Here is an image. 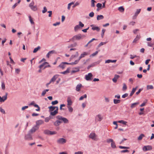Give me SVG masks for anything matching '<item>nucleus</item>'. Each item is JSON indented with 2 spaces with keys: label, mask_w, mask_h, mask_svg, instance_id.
Returning a JSON list of instances; mask_svg holds the SVG:
<instances>
[{
  "label": "nucleus",
  "mask_w": 154,
  "mask_h": 154,
  "mask_svg": "<svg viewBox=\"0 0 154 154\" xmlns=\"http://www.w3.org/2000/svg\"><path fill=\"white\" fill-rule=\"evenodd\" d=\"M36 126L33 127L29 131L28 133L25 136V139L26 140H31L32 139V134L35 132L36 130Z\"/></svg>",
  "instance_id": "1"
},
{
  "label": "nucleus",
  "mask_w": 154,
  "mask_h": 154,
  "mask_svg": "<svg viewBox=\"0 0 154 154\" xmlns=\"http://www.w3.org/2000/svg\"><path fill=\"white\" fill-rule=\"evenodd\" d=\"M77 40V35H76L74 36L73 38L70 40V41H72L73 42H74V43L73 44H72L68 46L69 48L70 47H73L75 46L76 45V41Z\"/></svg>",
  "instance_id": "2"
},
{
  "label": "nucleus",
  "mask_w": 154,
  "mask_h": 154,
  "mask_svg": "<svg viewBox=\"0 0 154 154\" xmlns=\"http://www.w3.org/2000/svg\"><path fill=\"white\" fill-rule=\"evenodd\" d=\"M56 118L59 120H62V122H63L64 123H67L69 121L65 117H63L60 116H56Z\"/></svg>",
  "instance_id": "3"
},
{
  "label": "nucleus",
  "mask_w": 154,
  "mask_h": 154,
  "mask_svg": "<svg viewBox=\"0 0 154 154\" xmlns=\"http://www.w3.org/2000/svg\"><path fill=\"white\" fill-rule=\"evenodd\" d=\"M44 122L43 120H37L36 122V125H34L33 127L36 126V130H37L39 127L38 126L44 123Z\"/></svg>",
  "instance_id": "4"
},
{
  "label": "nucleus",
  "mask_w": 154,
  "mask_h": 154,
  "mask_svg": "<svg viewBox=\"0 0 154 154\" xmlns=\"http://www.w3.org/2000/svg\"><path fill=\"white\" fill-rule=\"evenodd\" d=\"M44 133L46 135H53L57 134V132L55 131H51L48 129L45 130L44 131Z\"/></svg>",
  "instance_id": "5"
},
{
  "label": "nucleus",
  "mask_w": 154,
  "mask_h": 154,
  "mask_svg": "<svg viewBox=\"0 0 154 154\" xmlns=\"http://www.w3.org/2000/svg\"><path fill=\"white\" fill-rule=\"evenodd\" d=\"M66 140L63 138H62L58 139L57 140V143L60 144H63L66 142Z\"/></svg>",
  "instance_id": "6"
},
{
  "label": "nucleus",
  "mask_w": 154,
  "mask_h": 154,
  "mask_svg": "<svg viewBox=\"0 0 154 154\" xmlns=\"http://www.w3.org/2000/svg\"><path fill=\"white\" fill-rule=\"evenodd\" d=\"M93 75L91 73H88L85 76V79L87 81H91L92 79Z\"/></svg>",
  "instance_id": "7"
},
{
  "label": "nucleus",
  "mask_w": 154,
  "mask_h": 154,
  "mask_svg": "<svg viewBox=\"0 0 154 154\" xmlns=\"http://www.w3.org/2000/svg\"><path fill=\"white\" fill-rule=\"evenodd\" d=\"M152 149V147L150 145L145 146L143 147V150L146 152L147 151L150 150Z\"/></svg>",
  "instance_id": "8"
},
{
  "label": "nucleus",
  "mask_w": 154,
  "mask_h": 154,
  "mask_svg": "<svg viewBox=\"0 0 154 154\" xmlns=\"http://www.w3.org/2000/svg\"><path fill=\"white\" fill-rule=\"evenodd\" d=\"M97 135L94 133H91L89 135V137L90 138L95 140H97Z\"/></svg>",
  "instance_id": "9"
},
{
  "label": "nucleus",
  "mask_w": 154,
  "mask_h": 154,
  "mask_svg": "<svg viewBox=\"0 0 154 154\" xmlns=\"http://www.w3.org/2000/svg\"><path fill=\"white\" fill-rule=\"evenodd\" d=\"M8 95V93H6L5 95L1 97L0 96V101L1 102H3L5 101L7 98V96Z\"/></svg>",
  "instance_id": "10"
},
{
  "label": "nucleus",
  "mask_w": 154,
  "mask_h": 154,
  "mask_svg": "<svg viewBox=\"0 0 154 154\" xmlns=\"http://www.w3.org/2000/svg\"><path fill=\"white\" fill-rule=\"evenodd\" d=\"M103 119V117L100 114L96 116L95 117L96 120L98 121H101Z\"/></svg>",
  "instance_id": "11"
},
{
  "label": "nucleus",
  "mask_w": 154,
  "mask_h": 154,
  "mask_svg": "<svg viewBox=\"0 0 154 154\" xmlns=\"http://www.w3.org/2000/svg\"><path fill=\"white\" fill-rule=\"evenodd\" d=\"M59 75L57 74H56L54 75L50 80V82H54L58 78Z\"/></svg>",
  "instance_id": "12"
},
{
  "label": "nucleus",
  "mask_w": 154,
  "mask_h": 154,
  "mask_svg": "<svg viewBox=\"0 0 154 154\" xmlns=\"http://www.w3.org/2000/svg\"><path fill=\"white\" fill-rule=\"evenodd\" d=\"M89 54L88 53L86 52H84L79 57V60H80L82 58L84 57L85 56L88 55Z\"/></svg>",
  "instance_id": "13"
},
{
  "label": "nucleus",
  "mask_w": 154,
  "mask_h": 154,
  "mask_svg": "<svg viewBox=\"0 0 154 154\" xmlns=\"http://www.w3.org/2000/svg\"><path fill=\"white\" fill-rule=\"evenodd\" d=\"M67 102L68 106H70L72 104V102L71 98L69 97H67Z\"/></svg>",
  "instance_id": "14"
},
{
  "label": "nucleus",
  "mask_w": 154,
  "mask_h": 154,
  "mask_svg": "<svg viewBox=\"0 0 154 154\" xmlns=\"http://www.w3.org/2000/svg\"><path fill=\"white\" fill-rule=\"evenodd\" d=\"M62 122L61 121L57 120L54 122V125L56 126H57L60 125L61 123Z\"/></svg>",
  "instance_id": "15"
},
{
  "label": "nucleus",
  "mask_w": 154,
  "mask_h": 154,
  "mask_svg": "<svg viewBox=\"0 0 154 154\" xmlns=\"http://www.w3.org/2000/svg\"><path fill=\"white\" fill-rule=\"evenodd\" d=\"M65 64L71 65H73L74 64H77V60H75L74 62H72L69 63L66 62H63Z\"/></svg>",
  "instance_id": "16"
},
{
  "label": "nucleus",
  "mask_w": 154,
  "mask_h": 154,
  "mask_svg": "<svg viewBox=\"0 0 154 154\" xmlns=\"http://www.w3.org/2000/svg\"><path fill=\"white\" fill-rule=\"evenodd\" d=\"M79 25H78V29H82L84 26V25L81 21L79 22Z\"/></svg>",
  "instance_id": "17"
},
{
  "label": "nucleus",
  "mask_w": 154,
  "mask_h": 154,
  "mask_svg": "<svg viewBox=\"0 0 154 154\" xmlns=\"http://www.w3.org/2000/svg\"><path fill=\"white\" fill-rule=\"evenodd\" d=\"M119 77V76L118 75H115L114 77L112 79V81L114 82H116L117 79Z\"/></svg>",
  "instance_id": "18"
},
{
  "label": "nucleus",
  "mask_w": 154,
  "mask_h": 154,
  "mask_svg": "<svg viewBox=\"0 0 154 154\" xmlns=\"http://www.w3.org/2000/svg\"><path fill=\"white\" fill-rule=\"evenodd\" d=\"M137 88L138 87L137 86L135 88H133L130 94V95L131 97L132 96V95L134 94Z\"/></svg>",
  "instance_id": "19"
},
{
  "label": "nucleus",
  "mask_w": 154,
  "mask_h": 154,
  "mask_svg": "<svg viewBox=\"0 0 154 154\" xmlns=\"http://www.w3.org/2000/svg\"><path fill=\"white\" fill-rule=\"evenodd\" d=\"M86 36L85 35L79 34L78 35V39H82L85 37Z\"/></svg>",
  "instance_id": "20"
},
{
  "label": "nucleus",
  "mask_w": 154,
  "mask_h": 154,
  "mask_svg": "<svg viewBox=\"0 0 154 154\" xmlns=\"http://www.w3.org/2000/svg\"><path fill=\"white\" fill-rule=\"evenodd\" d=\"M69 70H70V68H68L67 69L63 72H61L60 73V74H66L67 73H68L69 72Z\"/></svg>",
  "instance_id": "21"
},
{
  "label": "nucleus",
  "mask_w": 154,
  "mask_h": 154,
  "mask_svg": "<svg viewBox=\"0 0 154 154\" xmlns=\"http://www.w3.org/2000/svg\"><path fill=\"white\" fill-rule=\"evenodd\" d=\"M130 56V58L131 59H133L135 58H137V60H139L140 58L139 56H137L136 55H131Z\"/></svg>",
  "instance_id": "22"
},
{
  "label": "nucleus",
  "mask_w": 154,
  "mask_h": 154,
  "mask_svg": "<svg viewBox=\"0 0 154 154\" xmlns=\"http://www.w3.org/2000/svg\"><path fill=\"white\" fill-rule=\"evenodd\" d=\"M104 18L103 16L102 15H98L97 16V20H99L103 19Z\"/></svg>",
  "instance_id": "23"
},
{
  "label": "nucleus",
  "mask_w": 154,
  "mask_h": 154,
  "mask_svg": "<svg viewBox=\"0 0 154 154\" xmlns=\"http://www.w3.org/2000/svg\"><path fill=\"white\" fill-rule=\"evenodd\" d=\"M140 36L139 35H137L136 37V38L134 39L133 42V43L136 42L137 41H138L140 38Z\"/></svg>",
  "instance_id": "24"
},
{
  "label": "nucleus",
  "mask_w": 154,
  "mask_h": 154,
  "mask_svg": "<svg viewBox=\"0 0 154 154\" xmlns=\"http://www.w3.org/2000/svg\"><path fill=\"white\" fill-rule=\"evenodd\" d=\"M48 108L49 109V112H51L53 111L55 109V106H51L48 107Z\"/></svg>",
  "instance_id": "25"
},
{
  "label": "nucleus",
  "mask_w": 154,
  "mask_h": 154,
  "mask_svg": "<svg viewBox=\"0 0 154 154\" xmlns=\"http://www.w3.org/2000/svg\"><path fill=\"white\" fill-rule=\"evenodd\" d=\"M116 61V60H108L105 61V63H115Z\"/></svg>",
  "instance_id": "26"
},
{
  "label": "nucleus",
  "mask_w": 154,
  "mask_h": 154,
  "mask_svg": "<svg viewBox=\"0 0 154 154\" xmlns=\"http://www.w3.org/2000/svg\"><path fill=\"white\" fill-rule=\"evenodd\" d=\"M59 67L61 68L62 69H64L66 67V66L65 65V64L64 62H62L59 66Z\"/></svg>",
  "instance_id": "27"
},
{
  "label": "nucleus",
  "mask_w": 154,
  "mask_h": 154,
  "mask_svg": "<svg viewBox=\"0 0 154 154\" xmlns=\"http://www.w3.org/2000/svg\"><path fill=\"white\" fill-rule=\"evenodd\" d=\"M58 112V111H57V110H55L54 112H50V115L52 116H54Z\"/></svg>",
  "instance_id": "28"
},
{
  "label": "nucleus",
  "mask_w": 154,
  "mask_h": 154,
  "mask_svg": "<svg viewBox=\"0 0 154 154\" xmlns=\"http://www.w3.org/2000/svg\"><path fill=\"white\" fill-rule=\"evenodd\" d=\"M139 104V102H136L135 103H133L132 104L131 106V108H134L135 107V106L137 105H138Z\"/></svg>",
  "instance_id": "29"
},
{
  "label": "nucleus",
  "mask_w": 154,
  "mask_h": 154,
  "mask_svg": "<svg viewBox=\"0 0 154 154\" xmlns=\"http://www.w3.org/2000/svg\"><path fill=\"white\" fill-rule=\"evenodd\" d=\"M153 89V87L152 85H149L146 86V90H149V89Z\"/></svg>",
  "instance_id": "30"
},
{
  "label": "nucleus",
  "mask_w": 154,
  "mask_h": 154,
  "mask_svg": "<svg viewBox=\"0 0 154 154\" xmlns=\"http://www.w3.org/2000/svg\"><path fill=\"white\" fill-rule=\"evenodd\" d=\"M111 147L113 148H116V146L115 144V143L114 141H113L111 143Z\"/></svg>",
  "instance_id": "31"
},
{
  "label": "nucleus",
  "mask_w": 154,
  "mask_h": 154,
  "mask_svg": "<svg viewBox=\"0 0 154 154\" xmlns=\"http://www.w3.org/2000/svg\"><path fill=\"white\" fill-rule=\"evenodd\" d=\"M145 137V135L143 134H141L138 137V140H141L143 138Z\"/></svg>",
  "instance_id": "32"
},
{
  "label": "nucleus",
  "mask_w": 154,
  "mask_h": 154,
  "mask_svg": "<svg viewBox=\"0 0 154 154\" xmlns=\"http://www.w3.org/2000/svg\"><path fill=\"white\" fill-rule=\"evenodd\" d=\"M30 8L32 11H37V6L36 5H35L32 7H31Z\"/></svg>",
  "instance_id": "33"
},
{
  "label": "nucleus",
  "mask_w": 154,
  "mask_h": 154,
  "mask_svg": "<svg viewBox=\"0 0 154 154\" xmlns=\"http://www.w3.org/2000/svg\"><path fill=\"white\" fill-rule=\"evenodd\" d=\"M40 48V47L39 46H38L37 48H35L33 51V53H36L38 50Z\"/></svg>",
  "instance_id": "34"
},
{
  "label": "nucleus",
  "mask_w": 154,
  "mask_h": 154,
  "mask_svg": "<svg viewBox=\"0 0 154 154\" xmlns=\"http://www.w3.org/2000/svg\"><path fill=\"white\" fill-rule=\"evenodd\" d=\"M74 2H72L68 4L67 7V8L68 10H69L70 9L71 5L73 4H74Z\"/></svg>",
  "instance_id": "35"
},
{
  "label": "nucleus",
  "mask_w": 154,
  "mask_h": 154,
  "mask_svg": "<svg viewBox=\"0 0 154 154\" xmlns=\"http://www.w3.org/2000/svg\"><path fill=\"white\" fill-rule=\"evenodd\" d=\"M147 99L145 100L140 105V106L143 107L145 106L146 104L147 103Z\"/></svg>",
  "instance_id": "36"
},
{
  "label": "nucleus",
  "mask_w": 154,
  "mask_h": 154,
  "mask_svg": "<svg viewBox=\"0 0 154 154\" xmlns=\"http://www.w3.org/2000/svg\"><path fill=\"white\" fill-rule=\"evenodd\" d=\"M48 63V62H45L39 66L38 67L39 68V69H41L42 67H43L45 64Z\"/></svg>",
  "instance_id": "37"
},
{
  "label": "nucleus",
  "mask_w": 154,
  "mask_h": 154,
  "mask_svg": "<svg viewBox=\"0 0 154 154\" xmlns=\"http://www.w3.org/2000/svg\"><path fill=\"white\" fill-rule=\"evenodd\" d=\"M29 20L31 24H35L34 22L33 21V20L32 17H31V16L29 15Z\"/></svg>",
  "instance_id": "38"
},
{
  "label": "nucleus",
  "mask_w": 154,
  "mask_h": 154,
  "mask_svg": "<svg viewBox=\"0 0 154 154\" xmlns=\"http://www.w3.org/2000/svg\"><path fill=\"white\" fill-rule=\"evenodd\" d=\"M123 85L122 90L123 91H125L127 89V86L125 83H123Z\"/></svg>",
  "instance_id": "39"
},
{
  "label": "nucleus",
  "mask_w": 154,
  "mask_h": 154,
  "mask_svg": "<svg viewBox=\"0 0 154 154\" xmlns=\"http://www.w3.org/2000/svg\"><path fill=\"white\" fill-rule=\"evenodd\" d=\"M92 29L94 30H96L97 31H99L100 29L98 27H93Z\"/></svg>",
  "instance_id": "40"
},
{
  "label": "nucleus",
  "mask_w": 154,
  "mask_h": 154,
  "mask_svg": "<svg viewBox=\"0 0 154 154\" xmlns=\"http://www.w3.org/2000/svg\"><path fill=\"white\" fill-rule=\"evenodd\" d=\"M87 95L86 94H85L82 96L80 97L79 99V100H82L83 99L85 98H87Z\"/></svg>",
  "instance_id": "41"
},
{
  "label": "nucleus",
  "mask_w": 154,
  "mask_h": 154,
  "mask_svg": "<svg viewBox=\"0 0 154 154\" xmlns=\"http://www.w3.org/2000/svg\"><path fill=\"white\" fill-rule=\"evenodd\" d=\"M118 10L121 12H123L124 11V8L123 7L121 6L119 8Z\"/></svg>",
  "instance_id": "42"
},
{
  "label": "nucleus",
  "mask_w": 154,
  "mask_h": 154,
  "mask_svg": "<svg viewBox=\"0 0 154 154\" xmlns=\"http://www.w3.org/2000/svg\"><path fill=\"white\" fill-rule=\"evenodd\" d=\"M114 103L115 104H117L119 103L120 102V100H117V99H114L113 100Z\"/></svg>",
  "instance_id": "43"
},
{
  "label": "nucleus",
  "mask_w": 154,
  "mask_h": 154,
  "mask_svg": "<svg viewBox=\"0 0 154 154\" xmlns=\"http://www.w3.org/2000/svg\"><path fill=\"white\" fill-rule=\"evenodd\" d=\"M91 6L92 7H94L95 6V3L96 2L94 0H91Z\"/></svg>",
  "instance_id": "44"
},
{
  "label": "nucleus",
  "mask_w": 154,
  "mask_h": 154,
  "mask_svg": "<svg viewBox=\"0 0 154 154\" xmlns=\"http://www.w3.org/2000/svg\"><path fill=\"white\" fill-rule=\"evenodd\" d=\"M141 11L140 9H137L136 12L135 13V14L136 16H137L140 13Z\"/></svg>",
  "instance_id": "45"
},
{
  "label": "nucleus",
  "mask_w": 154,
  "mask_h": 154,
  "mask_svg": "<svg viewBox=\"0 0 154 154\" xmlns=\"http://www.w3.org/2000/svg\"><path fill=\"white\" fill-rule=\"evenodd\" d=\"M58 103V101L57 100L52 101L51 102V104L52 105H54L57 104Z\"/></svg>",
  "instance_id": "46"
},
{
  "label": "nucleus",
  "mask_w": 154,
  "mask_h": 154,
  "mask_svg": "<svg viewBox=\"0 0 154 154\" xmlns=\"http://www.w3.org/2000/svg\"><path fill=\"white\" fill-rule=\"evenodd\" d=\"M67 107L69 111V112H72L73 109L72 107L70 106H68Z\"/></svg>",
  "instance_id": "47"
},
{
  "label": "nucleus",
  "mask_w": 154,
  "mask_h": 154,
  "mask_svg": "<svg viewBox=\"0 0 154 154\" xmlns=\"http://www.w3.org/2000/svg\"><path fill=\"white\" fill-rule=\"evenodd\" d=\"M119 148L121 149H129V147L123 146H119Z\"/></svg>",
  "instance_id": "48"
},
{
  "label": "nucleus",
  "mask_w": 154,
  "mask_h": 154,
  "mask_svg": "<svg viewBox=\"0 0 154 154\" xmlns=\"http://www.w3.org/2000/svg\"><path fill=\"white\" fill-rule=\"evenodd\" d=\"M113 141V140L112 139H108L106 140V142L108 143H110L111 142V143Z\"/></svg>",
  "instance_id": "49"
},
{
  "label": "nucleus",
  "mask_w": 154,
  "mask_h": 154,
  "mask_svg": "<svg viewBox=\"0 0 154 154\" xmlns=\"http://www.w3.org/2000/svg\"><path fill=\"white\" fill-rule=\"evenodd\" d=\"M1 86H2V89H3V90H5V84L4 82H2Z\"/></svg>",
  "instance_id": "50"
},
{
  "label": "nucleus",
  "mask_w": 154,
  "mask_h": 154,
  "mask_svg": "<svg viewBox=\"0 0 154 154\" xmlns=\"http://www.w3.org/2000/svg\"><path fill=\"white\" fill-rule=\"evenodd\" d=\"M118 122L120 123L123 124L124 125H126V123H127L125 121L123 120L119 121Z\"/></svg>",
  "instance_id": "51"
},
{
  "label": "nucleus",
  "mask_w": 154,
  "mask_h": 154,
  "mask_svg": "<svg viewBox=\"0 0 154 154\" xmlns=\"http://www.w3.org/2000/svg\"><path fill=\"white\" fill-rule=\"evenodd\" d=\"M34 1H33L29 4V6L30 7V8H31V7L34 6Z\"/></svg>",
  "instance_id": "52"
},
{
  "label": "nucleus",
  "mask_w": 154,
  "mask_h": 154,
  "mask_svg": "<svg viewBox=\"0 0 154 154\" xmlns=\"http://www.w3.org/2000/svg\"><path fill=\"white\" fill-rule=\"evenodd\" d=\"M105 32V29H103L102 30V33H101V37L103 38L104 35V33Z\"/></svg>",
  "instance_id": "53"
},
{
  "label": "nucleus",
  "mask_w": 154,
  "mask_h": 154,
  "mask_svg": "<svg viewBox=\"0 0 154 154\" xmlns=\"http://www.w3.org/2000/svg\"><path fill=\"white\" fill-rule=\"evenodd\" d=\"M76 56H77L76 55H72L70 57V60H72L74 58H75Z\"/></svg>",
  "instance_id": "54"
},
{
  "label": "nucleus",
  "mask_w": 154,
  "mask_h": 154,
  "mask_svg": "<svg viewBox=\"0 0 154 154\" xmlns=\"http://www.w3.org/2000/svg\"><path fill=\"white\" fill-rule=\"evenodd\" d=\"M50 54H56V52L55 50H52L48 52Z\"/></svg>",
  "instance_id": "55"
},
{
  "label": "nucleus",
  "mask_w": 154,
  "mask_h": 154,
  "mask_svg": "<svg viewBox=\"0 0 154 154\" xmlns=\"http://www.w3.org/2000/svg\"><path fill=\"white\" fill-rule=\"evenodd\" d=\"M47 11V9L46 7H44L43 8V10L42 11L43 13H45Z\"/></svg>",
  "instance_id": "56"
},
{
  "label": "nucleus",
  "mask_w": 154,
  "mask_h": 154,
  "mask_svg": "<svg viewBox=\"0 0 154 154\" xmlns=\"http://www.w3.org/2000/svg\"><path fill=\"white\" fill-rule=\"evenodd\" d=\"M9 58H10V63H11V64H14L15 63L14 62V61L12 59V58H11V57H9Z\"/></svg>",
  "instance_id": "57"
},
{
  "label": "nucleus",
  "mask_w": 154,
  "mask_h": 154,
  "mask_svg": "<svg viewBox=\"0 0 154 154\" xmlns=\"http://www.w3.org/2000/svg\"><path fill=\"white\" fill-rule=\"evenodd\" d=\"M94 13L93 12H92L90 13L89 14V16L91 17H94Z\"/></svg>",
  "instance_id": "58"
},
{
  "label": "nucleus",
  "mask_w": 154,
  "mask_h": 154,
  "mask_svg": "<svg viewBox=\"0 0 154 154\" xmlns=\"http://www.w3.org/2000/svg\"><path fill=\"white\" fill-rule=\"evenodd\" d=\"M106 42H101L98 45V47H99L103 45L106 44Z\"/></svg>",
  "instance_id": "59"
},
{
  "label": "nucleus",
  "mask_w": 154,
  "mask_h": 154,
  "mask_svg": "<svg viewBox=\"0 0 154 154\" xmlns=\"http://www.w3.org/2000/svg\"><path fill=\"white\" fill-rule=\"evenodd\" d=\"M20 69H16L15 72L17 74H19L20 72Z\"/></svg>",
  "instance_id": "60"
},
{
  "label": "nucleus",
  "mask_w": 154,
  "mask_h": 154,
  "mask_svg": "<svg viewBox=\"0 0 154 154\" xmlns=\"http://www.w3.org/2000/svg\"><path fill=\"white\" fill-rule=\"evenodd\" d=\"M102 6V5L101 3H98L97 5V7L98 8H100Z\"/></svg>",
  "instance_id": "61"
},
{
  "label": "nucleus",
  "mask_w": 154,
  "mask_h": 154,
  "mask_svg": "<svg viewBox=\"0 0 154 154\" xmlns=\"http://www.w3.org/2000/svg\"><path fill=\"white\" fill-rule=\"evenodd\" d=\"M50 118L49 117H46L45 119V122H49Z\"/></svg>",
  "instance_id": "62"
},
{
  "label": "nucleus",
  "mask_w": 154,
  "mask_h": 154,
  "mask_svg": "<svg viewBox=\"0 0 154 154\" xmlns=\"http://www.w3.org/2000/svg\"><path fill=\"white\" fill-rule=\"evenodd\" d=\"M51 67V66H50V64H48L47 65H45V66H44V67L43 69H45L46 68H47V67Z\"/></svg>",
  "instance_id": "63"
},
{
  "label": "nucleus",
  "mask_w": 154,
  "mask_h": 154,
  "mask_svg": "<svg viewBox=\"0 0 154 154\" xmlns=\"http://www.w3.org/2000/svg\"><path fill=\"white\" fill-rule=\"evenodd\" d=\"M0 111L4 114H5V111L4 109H2L1 107L0 108Z\"/></svg>",
  "instance_id": "64"
}]
</instances>
